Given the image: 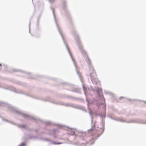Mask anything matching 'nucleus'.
I'll list each match as a JSON object with an SVG mask.
<instances>
[{
  "label": "nucleus",
  "instance_id": "4",
  "mask_svg": "<svg viewBox=\"0 0 146 146\" xmlns=\"http://www.w3.org/2000/svg\"><path fill=\"white\" fill-rule=\"evenodd\" d=\"M52 143L54 144H60L62 143H56L55 142H53Z\"/></svg>",
  "mask_w": 146,
  "mask_h": 146
},
{
  "label": "nucleus",
  "instance_id": "2",
  "mask_svg": "<svg viewBox=\"0 0 146 146\" xmlns=\"http://www.w3.org/2000/svg\"><path fill=\"white\" fill-rule=\"evenodd\" d=\"M81 137L84 138L86 136V134L85 133H81L80 135Z\"/></svg>",
  "mask_w": 146,
  "mask_h": 146
},
{
  "label": "nucleus",
  "instance_id": "3",
  "mask_svg": "<svg viewBox=\"0 0 146 146\" xmlns=\"http://www.w3.org/2000/svg\"><path fill=\"white\" fill-rule=\"evenodd\" d=\"M90 131L92 132L93 133L92 134V135H95V133L96 132V130H92Z\"/></svg>",
  "mask_w": 146,
  "mask_h": 146
},
{
  "label": "nucleus",
  "instance_id": "1",
  "mask_svg": "<svg viewBox=\"0 0 146 146\" xmlns=\"http://www.w3.org/2000/svg\"><path fill=\"white\" fill-rule=\"evenodd\" d=\"M92 71V73H91L92 72H90V76L91 77H93L95 76L96 73L94 70H93Z\"/></svg>",
  "mask_w": 146,
  "mask_h": 146
},
{
  "label": "nucleus",
  "instance_id": "5",
  "mask_svg": "<svg viewBox=\"0 0 146 146\" xmlns=\"http://www.w3.org/2000/svg\"><path fill=\"white\" fill-rule=\"evenodd\" d=\"M85 54H86V57L88 58V59H89L88 57V55H87V54H86V52H85Z\"/></svg>",
  "mask_w": 146,
  "mask_h": 146
}]
</instances>
